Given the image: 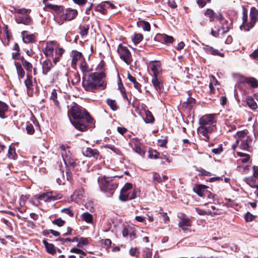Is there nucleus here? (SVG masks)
Wrapping results in <instances>:
<instances>
[{"mask_svg":"<svg viewBox=\"0 0 258 258\" xmlns=\"http://www.w3.org/2000/svg\"><path fill=\"white\" fill-rule=\"evenodd\" d=\"M217 114H209L203 115L199 120L201 126L210 127L214 130L216 127L217 121L215 117Z\"/></svg>","mask_w":258,"mask_h":258,"instance_id":"nucleus-9","label":"nucleus"},{"mask_svg":"<svg viewBox=\"0 0 258 258\" xmlns=\"http://www.w3.org/2000/svg\"><path fill=\"white\" fill-rule=\"evenodd\" d=\"M159 158L162 160H165L168 163H170L171 162V159H170V157L167 155V153H160Z\"/></svg>","mask_w":258,"mask_h":258,"instance_id":"nucleus-57","label":"nucleus"},{"mask_svg":"<svg viewBox=\"0 0 258 258\" xmlns=\"http://www.w3.org/2000/svg\"><path fill=\"white\" fill-rule=\"evenodd\" d=\"M224 22L226 24L225 25L223 23L222 24V26H221V29L222 31L221 32L222 34H224L226 32H228L230 29L231 28L232 26V21L231 20H224Z\"/></svg>","mask_w":258,"mask_h":258,"instance_id":"nucleus-28","label":"nucleus"},{"mask_svg":"<svg viewBox=\"0 0 258 258\" xmlns=\"http://www.w3.org/2000/svg\"><path fill=\"white\" fill-rule=\"evenodd\" d=\"M21 61H22V64L23 66L24 67V68L28 72H31L32 69H33L32 64L30 62L27 61L23 58H22Z\"/></svg>","mask_w":258,"mask_h":258,"instance_id":"nucleus-35","label":"nucleus"},{"mask_svg":"<svg viewBox=\"0 0 258 258\" xmlns=\"http://www.w3.org/2000/svg\"><path fill=\"white\" fill-rule=\"evenodd\" d=\"M218 84V81L216 79V78L214 76H211L210 77V82L209 84V87L210 89V92L212 93H214V86H215Z\"/></svg>","mask_w":258,"mask_h":258,"instance_id":"nucleus-38","label":"nucleus"},{"mask_svg":"<svg viewBox=\"0 0 258 258\" xmlns=\"http://www.w3.org/2000/svg\"><path fill=\"white\" fill-rule=\"evenodd\" d=\"M207 187L203 185H199L194 188L195 191L200 196H202V192H204Z\"/></svg>","mask_w":258,"mask_h":258,"instance_id":"nucleus-39","label":"nucleus"},{"mask_svg":"<svg viewBox=\"0 0 258 258\" xmlns=\"http://www.w3.org/2000/svg\"><path fill=\"white\" fill-rule=\"evenodd\" d=\"M51 194L49 192H47L40 194L37 197V199L39 200L43 201L45 202H50L51 200H54V197H52Z\"/></svg>","mask_w":258,"mask_h":258,"instance_id":"nucleus-23","label":"nucleus"},{"mask_svg":"<svg viewBox=\"0 0 258 258\" xmlns=\"http://www.w3.org/2000/svg\"><path fill=\"white\" fill-rule=\"evenodd\" d=\"M178 217L180 220L178 223L179 227L185 234H190L192 230H191V221L185 214L180 213Z\"/></svg>","mask_w":258,"mask_h":258,"instance_id":"nucleus-8","label":"nucleus"},{"mask_svg":"<svg viewBox=\"0 0 258 258\" xmlns=\"http://www.w3.org/2000/svg\"><path fill=\"white\" fill-rule=\"evenodd\" d=\"M160 156V153L157 152L156 150H150L149 151L148 157L150 159H156L159 158Z\"/></svg>","mask_w":258,"mask_h":258,"instance_id":"nucleus-44","label":"nucleus"},{"mask_svg":"<svg viewBox=\"0 0 258 258\" xmlns=\"http://www.w3.org/2000/svg\"><path fill=\"white\" fill-rule=\"evenodd\" d=\"M70 252L80 254L79 258H88L86 256V253L80 249L73 248L70 250Z\"/></svg>","mask_w":258,"mask_h":258,"instance_id":"nucleus-37","label":"nucleus"},{"mask_svg":"<svg viewBox=\"0 0 258 258\" xmlns=\"http://www.w3.org/2000/svg\"><path fill=\"white\" fill-rule=\"evenodd\" d=\"M243 181L245 182L251 188L256 185V184H255L256 178L253 175L251 176L245 177L243 179Z\"/></svg>","mask_w":258,"mask_h":258,"instance_id":"nucleus-29","label":"nucleus"},{"mask_svg":"<svg viewBox=\"0 0 258 258\" xmlns=\"http://www.w3.org/2000/svg\"><path fill=\"white\" fill-rule=\"evenodd\" d=\"M42 73L43 75H47L53 67L51 61L50 59H46L42 63Z\"/></svg>","mask_w":258,"mask_h":258,"instance_id":"nucleus-20","label":"nucleus"},{"mask_svg":"<svg viewBox=\"0 0 258 258\" xmlns=\"http://www.w3.org/2000/svg\"><path fill=\"white\" fill-rule=\"evenodd\" d=\"M81 80L80 77L78 73H75L72 75V83L73 85H76L77 83L80 82Z\"/></svg>","mask_w":258,"mask_h":258,"instance_id":"nucleus-46","label":"nucleus"},{"mask_svg":"<svg viewBox=\"0 0 258 258\" xmlns=\"http://www.w3.org/2000/svg\"><path fill=\"white\" fill-rule=\"evenodd\" d=\"M236 135L239 140L240 148L243 150L249 151V148L252 144V137L247 136L245 131L237 132Z\"/></svg>","mask_w":258,"mask_h":258,"instance_id":"nucleus-7","label":"nucleus"},{"mask_svg":"<svg viewBox=\"0 0 258 258\" xmlns=\"http://www.w3.org/2000/svg\"><path fill=\"white\" fill-rule=\"evenodd\" d=\"M245 220L246 222H251L255 218V216L253 215L252 214L247 212L244 216Z\"/></svg>","mask_w":258,"mask_h":258,"instance_id":"nucleus-55","label":"nucleus"},{"mask_svg":"<svg viewBox=\"0 0 258 258\" xmlns=\"http://www.w3.org/2000/svg\"><path fill=\"white\" fill-rule=\"evenodd\" d=\"M204 49L205 50V51L208 53L214 55H219L221 56H224V54L222 53L217 49H214L213 47L209 46H206L204 47Z\"/></svg>","mask_w":258,"mask_h":258,"instance_id":"nucleus-26","label":"nucleus"},{"mask_svg":"<svg viewBox=\"0 0 258 258\" xmlns=\"http://www.w3.org/2000/svg\"><path fill=\"white\" fill-rule=\"evenodd\" d=\"M97 10L103 14H105L106 13L105 5H98L97 7Z\"/></svg>","mask_w":258,"mask_h":258,"instance_id":"nucleus-62","label":"nucleus"},{"mask_svg":"<svg viewBox=\"0 0 258 258\" xmlns=\"http://www.w3.org/2000/svg\"><path fill=\"white\" fill-rule=\"evenodd\" d=\"M70 120L73 126L78 130L84 132L91 127L93 119L87 110L75 104L69 111Z\"/></svg>","mask_w":258,"mask_h":258,"instance_id":"nucleus-1","label":"nucleus"},{"mask_svg":"<svg viewBox=\"0 0 258 258\" xmlns=\"http://www.w3.org/2000/svg\"><path fill=\"white\" fill-rule=\"evenodd\" d=\"M104 148L106 149H109L112 151L113 153H114L116 155H121V152L117 148H116L113 145H111L110 144H106L104 146Z\"/></svg>","mask_w":258,"mask_h":258,"instance_id":"nucleus-42","label":"nucleus"},{"mask_svg":"<svg viewBox=\"0 0 258 258\" xmlns=\"http://www.w3.org/2000/svg\"><path fill=\"white\" fill-rule=\"evenodd\" d=\"M250 20L249 23H247V15L243 13V23L240 26V28L241 30L247 31L250 28L253 27L257 18H258V11L255 8L251 9L250 13Z\"/></svg>","mask_w":258,"mask_h":258,"instance_id":"nucleus-5","label":"nucleus"},{"mask_svg":"<svg viewBox=\"0 0 258 258\" xmlns=\"http://www.w3.org/2000/svg\"><path fill=\"white\" fill-rule=\"evenodd\" d=\"M26 130L27 134L29 135H33L35 132L33 125L30 123L27 124Z\"/></svg>","mask_w":258,"mask_h":258,"instance_id":"nucleus-54","label":"nucleus"},{"mask_svg":"<svg viewBox=\"0 0 258 258\" xmlns=\"http://www.w3.org/2000/svg\"><path fill=\"white\" fill-rule=\"evenodd\" d=\"M194 98H187V100L183 103V106L187 108H192L195 104Z\"/></svg>","mask_w":258,"mask_h":258,"instance_id":"nucleus-33","label":"nucleus"},{"mask_svg":"<svg viewBox=\"0 0 258 258\" xmlns=\"http://www.w3.org/2000/svg\"><path fill=\"white\" fill-rule=\"evenodd\" d=\"M164 41L166 43H172L174 39L172 36L165 35L163 37Z\"/></svg>","mask_w":258,"mask_h":258,"instance_id":"nucleus-64","label":"nucleus"},{"mask_svg":"<svg viewBox=\"0 0 258 258\" xmlns=\"http://www.w3.org/2000/svg\"><path fill=\"white\" fill-rule=\"evenodd\" d=\"M222 151L223 147L222 145H220L218 148L212 150V152L215 154H220Z\"/></svg>","mask_w":258,"mask_h":258,"instance_id":"nucleus-63","label":"nucleus"},{"mask_svg":"<svg viewBox=\"0 0 258 258\" xmlns=\"http://www.w3.org/2000/svg\"><path fill=\"white\" fill-rule=\"evenodd\" d=\"M138 194V189L127 190V191H120V194L119 198L120 201L125 202L127 200H132L136 198Z\"/></svg>","mask_w":258,"mask_h":258,"instance_id":"nucleus-13","label":"nucleus"},{"mask_svg":"<svg viewBox=\"0 0 258 258\" xmlns=\"http://www.w3.org/2000/svg\"><path fill=\"white\" fill-rule=\"evenodd\" d=\"M233 76L238 84L246 82L248 85L252 88H256L258 86V82L254 78H245L239 74H234Z\"/></svg>","mask_w":258,"mask_h":258,"instance_id":"nucleus-10","label":"nucleus"},{"mask_svg":"<svg viewBox=\"0 0 258 258\" xmlns=\"http://www.w3.org/2000/svg\"><path fill=\"white\" fill-rule=\"evenodd\" d=\"M117 51L119 54L120 58L122 59L126 64H130L132 61V58L131 54L129 50L126 47L120 45L118 46Z\"/></svg>","mask_w":258,"mask_h":258,"instance_id":"nucleus-11","label":"nucleus"},{"mask_svg":"<svg viewBox=\"0 0 258 258\" xmlns=\"http://www.w3.org/2000/svg\"><path fill=\"white\" fill-rule=\"evenodd\" d=\"M246 102L251 109H255L257 108V104L254 100L253 98H247Z\"/></svg>","mask_w":258,"mask_h":258,"instance_id":"nucleus-40","label":"nucleus"},{"mask_svg":"<svg viewBox=\"0 0 258 258\" xmlns=\"http://www.w3.org/2000/svg\"><path fill=\"white\" fill-rule=\"evenodd\" d=\"M60 148L61 150V156L67 166H70L73 168H75L80 165V162H77V161L73 158L72 154L68 148H66L64 145H62Z\"/></svg>","mask_w":258,"mask_h":258,"instance_id":"nucleus-6","label":"nucleus"},{"mask_svg":"<svg viewBox=\"0 0 258 258\" xmlns=\"http://www.w3.org/2000/svg\"><path fill=\"white\" fill-rule=\"evenodd\" d=\"M61 212L68 215L70 217L74 216V213L70 208H64L61 210Z\"/></svg>","mask_w":258,"mask_h":258,"instance_id":"nucleus-61","label":"nucleus"},{"mask_svg":"<svg viewBox=\"0 0 258 258\" xmlns=\"http://www.w3.org/2000/svg\"><path fill=\"white\" fill-rule=\"evenodd\" d=\"M52 223L54 225H56L59 227H61L64 225L66 223V221L63 220L60 218H58L55 219L52 221Z\"/></svg>","mask_w":258,"mask_h":258,"instance_id":"nucleus-48","label":"nucleus"},{"mask_svg":"<svg viewBox=\"0 0 258 258\" xmlns=\"http://www.w3.org/2000/svg\"><path fill=\"white\" fill-rule=\"evenodd\" d=\"M80 68L83 72H88V68L87 63L84 61H82L80 64Z\"/></svg>","mask_w":258,"mask_h":258,"instance_id":"nucleus-60","label":"nucleus"},{"mask_svg":"<svg viewBox=\"0 0 258 258\" xmlns=\"http://www.w3.org/2000/svg\"><path fill=\"white\" fill-rule=\"evenodd\" d=\"M78 12L75 10H67L66 13L60 16L61 21H70L74 19Z\"/></svg>","mask_w":258,"mask_h":258,"instance_id":"nucleus-16","label":"nucleus"},{"mask_svg":"<svg viewBox=\"0 0 258 258\" xmlns=\"http://www.w3.org/2000/svg\"><path fill=\"white\" fill-rule=\"evenodd\" d=\"M24 83L27 89H30L33 85V77L28 74Z\"/></svg>","mask_w":258,"mask_h":258,"instance_id":"nucleus-43","label":"nucleus"},{"mask_svg":"<svg viewBox=\"0 0 258 258\" xmlns=\"http://www.w3.org/2000/svg\"><path fill=\"white\" fill-rule=\"evenodd\" d=\"M64 50L59 46L54 41H48L43 49L44 54L46 56H54L53 62L56 64L58 62L59 57L62 55Z\"/></svg>","mask_w":258,"mask_h":258,"instance_id":"nucleus-4","label":"nucleus"},{"mask_svg":"<svg viewBox=\"0 0 258 258\" xmlns=\"http://www.w3.org/2000/svg\"><path fill=\"white\" fill-rule=\"evenodd\" d=\"M133 189V185L130 183H126L124 186L121 188V191H125L127 190H132Z\"/></svg>","mask_w":258,"mask_h":258,"instance_id":"nucleus-59","label":"nucleus"},{"mask_svg":"<svg viewBox=\"0 0 258 258\" xmlns=\"http://www.w3.org/2000/svg\"><path fill=\"white\" fill-rule=\"evenodd\" d=\"M30 12H27L21 15L15 16V20L17 23L22 24L25 25H31L33 23L32 17L30 16Z\"/></svg>","mask_w":258,"mask_h":258,"instance_id":"nucleus-12","label":"nucleus"},{"mask_svg":"<svg viewBox=\"0 0 258 258\" xmlns=\"http://www.w3.org/2000/svg\"><path fill=\"white\" fill-rule=\"evenodd\" d=\"M118 89L120 91L121 95L123 97H126V94L125 93V89L123 87V85H122V83L121 82V80L120 79L118 80Z\"/></svg>","mask_w":258,"mask_h":258,"instance_id":"nucleus-52","label":"nucleus"},{"mask_svg":"<svg viewBox=\"0 0 258 258\" xmlns=\"http://www.w3.org/2000/svg\"><path fill=\"white\" fill-rule=\"evenodd\" d=\"M8 109V105L4 102L0 101V117L2 118H5V112Z\"/></svg>","mask_w":258,"mask_h":258,"instance_id":"nucleus-32","label":"nucleus"},{"mask_svg":"<svg viewBox=\"0 0 258 258\" xmlns=\"http://www.w3.org/2000/svg\"><path fill=\"white\" fill-rule=\"evenodd\" d=\"M56 240H59V241H61L62 243H64V242H66L68 241H69V242L78 241V238L77 237H75L72 239H71L70 238H59L56 239Z\"/></svg>","mask_w":258,"mask_h":258,"instance_id":"nucleus-49","label":"nucleus"},{"mask_svg":"<svg viewBox=\"0 0 258 258\" xmlns=\"http://www.w3.org/2000/svg\"><path fill=\"white\" fill-rule=\"evenodd\" d=\"M152 252L149 248H146L144 250V258H149L151 257Z\"/></svg>","mask_w":258,"mask_h":258,"instance_id":"nucleus-58","label":"nucleus"},{"mask_svg":"<svg viewBox=\"0 0 258 258\" xmlns=\"http://www.w3.org/2000/svg\"><path fill=\"white\" fill-rule=\"evenodd\" d=\"M82 57V53L75 51L73 52V56H72V65L73 67H75L78 61L81 59Z\"/></svg>","mask_w":258,"mask_h":258,"instance_id":"nucleus-25","label":"nucleus"},{"mask_svg":"<svg viewBox=\"0 0 258 258\" xmlns=\"http://www.w3.org/2000/svg\"><path fill=\"white\" fill-rule=\"evenodd\" d=\"M205 15L209 18L210 21H214L215 19L221 20L222 17L221 14H216L212 10L208 9L205 13Z\"/></svg>","mask_w":258,"mask_h":258,"instance_id":"nucleus-19","label":"nucleus"},{"mask_svg":"<svg viewBox=\"0 0 258 258\" xmlns=\"http://www.w3.org/2000/svg\"><path fill=\"white\" fill-rule=\"evenodd\" d=\"M153 181L156 183H161L162 182V178L159 174L155 172L153 174Z\"/></svg>","mask_w":258,"mask_h":258,"instance_id":"nucleus-56","label":"nucleus"},{"mask_svg":"<svg viewBox=\"0 0 258 258\" xmlns=\"http://www.w3.org/2000/svg\"><path fill=\"white\" fill-rule=\"evenodd\" d=\"M77 246L82 247L83 245H86L89 243L88 239L87 238H78Z\"/></svg>","mask_w":258,"mask_h":258,"instance_id":"nucleus-45","label":"nucleus"},{"mask_svg":"<svg viewBox=\"0 0 258 258\" xmlns=\"http://www.w3.org/2000/svg\"><path fill=\"white\" fill-rule=\"evenodd\" d=\"M80 29V33L82 36H85L86 35L88 34V30H89V26L85 25V26H80L79 27Z\"/></svg>","mask_w":258,"mask_h":258,"instance_id":"nucleus-47","label":"nucleus"},{"mask_svg":"<svg viewBox=\"0 0 258 258\" xmlns=\"http://www.w3.org/2000/svg\"><path fill=\"white\" fill-rule=\"evenodd\" d=\"M10 11L12 13H17L20 15L25 14V13H26L27 12H31V10L25 9V8H16L14 7H11V9H10Z\"/></svg>","mask_w":258,"mask_h":258,"instance_id":"nucleus-27","label":"nucleus"},{"mask_svg":"<svg viewBox=\"0 0 258 258\" xmlns=\"http://www.w3.org/2000/svg\"><path fill=\"white\" fill-rule=\"evenodd\" d=\"M152 82L155 89L158 92L161 91L163 88L162 80L158 77H153Z\"/></svg>","mask_w":258,"mask_h":258,"instance_id":"nucleus-21","label":"nucleus"},{"mask_svg":"<svg viewBox=\"0 0 258 258\" xmlns=\"http://www.w3.org/2000/svg\"><path fill=\"white\" fill-rule=\"evenodd\" d=\"M148 67L153 72V77H158L162 71L161 65L159 61H151L148 64Z\"/></svg>","mask_w":258,"mask_h":258,"instance_id":"nucleus-15","label":"nucleus"},{"mask_svg":"<svg viewBox=\"0 0 258 258\" xmlns=\"http://www.w3.org/2000/svg\"><path fill=\"white\" fill-rule=\"evenodd\" d=\"M133 149L136 152L138 153V154H139L141 155H142L145 153L144 151L142 149L141 146L138 144H135Z\"/></svg>","mask_w":258,"mask_h":258,"instance_id":"nucleus-53","label":"nucleus"},{"mask_svg":"<svg viewBox=\"0 0 258 258\" xmlns=\"http://www.w3.org/2000/svg\"><path fill=\"white\" fill-rule=\"evenodd\" d=\"M42 243L44 245L46 251L48 253L51 254H54L56 253V250L53 244L49 243L46 239H43Z\"/></svg>","mask_w":258,"mask_h":258,"instance_id":"nucleus-22","label":"nucleus"},{"mask_svg":"<svg viewBox=\"0 0 258 258\" xmlns=\"http://www.w3.org/2000/svg\"><path fill=\"white\" fill-rule=\"evenodd\" d=\"M122 233L123 236L129 240H132L136 237L135 228L132 226H126L123 227Z\"/></svg>","mask_w":258,"mask_h":258,"instance_id":"nucleus-14","label":"nucleus"},{"mask_svg":"<svg viewBox=\"0 0 258 258\" xmlns=\"http://www.w3.org/2000/svg\"><path fill=\"white\" fill-rule=\"evenodd\" d=\"M98 182L100 190L106 193L108 197H111L118 186V184L112 178L105 175L98 177Z\"/></svg>","mask_w":258,"mask_h":258,"instance_id":"nucleus-3","label":"nucleus"},{"mask_svg":"<svg viewBox=\"0 0 258 258\" xmlns=\"http://www.w3.org/2000/svg\"><path fill=\"white\" fill-rule=\"evenodd\" d=\"M15 66L19 78H23L25 76V72L21 64L18 62H15Z\"/></svg>","mask_w":258,"mask_h":258,"instance_id":"nucleus-36","label":"nucleus"},{"mask_svg":"<svg viewBox=\"0 0 258 258\" xmlns=\"http://www.w3.org/2000/svg\"><path fill=\"white\" fill-rule=\"evenodd\" d=\"M140 26L144 31H149L150 30V24L146 21H141Z\"/></svg>","mask_w":258,"mask_h":258,"instance_id":"nucleus-50","label":"nucleus"},{"mask_svg":"<svg viewBox=\"0 0 258 258\" xmlns=\"http://www.w3.org/2000/svg\"><path fill=\"white\" fill-rule=\"evenodd\" d=\"M107 104L112 110H116L117 109V104L114 100L108 98L106 100Z\"/></svg>","mask_w":258,"mask_h":258,"instance_id":"nucleus-41","label":"nucleus"},{"mask_svg":"<svg viewBox=\"0 0 258 258\" xmlns=\"http://www.w3.org/2000/svg\"><path fill=\"white\" fill-rule=\"evenodd\" d=\"M105 77V74L103 72H96L90 75L87 80H83V86L87 91H94L97 88L102 90L106 88V83L102 79Z\"/></svg>","mask_w":258,"mask_h":258,"instance_id":"nucleus-2","label":"nucleus"},{"mask_svg":"<svg viewBox=\"0 0 258 258\" xmlns=\"http://www.w3.org/2000/svg\"><path fill=\"white\" fill-rule=\"evenodd\" d=\"M45 8H49L57 14H59L62 11V8L61 6H59L57 5H52V4H46L45 5Z\"/></svg>","mask_w":258,"mask_h":258,"instance_id":"nucleus-34","label":"nucleus"},{"mask_svg":"<svg viewBox=\"0 0 258 258\" xmlns=\"http://www.w3.org/2000/svg\"><path fill=\"white\" fill-rule=\"evenodd\" d=\"M146 117L144 121L146 123H153L154 122V117L152 113L149 110L145 111Z\"/></svg>","mask_w":258,"mask_h":258,"instance_id":"nucleus-31","label":"nucleus"},{"mask_svg":"<svg viewBox=\"0 0 258 258\" xmlns=\"http://www.w3.org/2000/svg\"><path fill=\"white\" fill-rule=\"evenodd\" d=\"M143 37L141 34L138 33L135 34L134 38H133V41L135 43H140L143 39Z\"/></svg>","mask_w":258,"mask_h":258,"instance_id":"nucleus-51","label":"nucleus"},{"mask_svg":"<svg viewBox=\"0 0 258 258\" xmlns=\"http://www.w3.org/2000/svg\"><path fill=\"white\" fill-rule=\"evenodd\" d=\"M214 130L210 127L207 128L203 126H201L199 128L200 134L206 138L205 140L208 141L209 139V134L211 133Z\"/></svg>","mask_w":258,"mask_h":258,"instance_id":"nucleus-24","label":"nucleus"},{"mask_svg":"<svg viewBox=\"0 0 258 258\" xmlns=\"http://www.w3.org/2000/svg\"><path fill=\"white\" fill-rule=\"evenodd\" d=\"M81 218L82 220L88 223H92L93 221L92 215L88 212L83 213L81 216Z\"/></svg>","mask_w":258,"mask_h":258,"instance_id":"nucleus-30","label":"nucleus"},{"mask_svg":"<svg viewBox=\"0 0 258 258\" xmlns=\"http://www.w3.org/2000/svg\"><path fill=\"white\" fill-rule=\"evenodd\" d=\"M83 154L88 157H93L97 159L99 156V152L97 149L87 148L83 151Z\"/></svg>","mask_w":258,"mask_h":258,"instance_id":"nucleus-17","label":"nucleus"},{"mask_svg":"<svg viewBox=\"0 0 258 258\" xmlns=\"http://www.w3.org/2000/svg\"><path fill=\"white\" fill-rule=\"evenodd\" d=\"M22 36L25 43H34L36 41L35 36L33 34L29 33L27 31H24L22 32Z\"/></svg>","mask_w":258,"mask_h":258,"instance_id":"nucleus-18","label":"nucleus"}]
</instances>
